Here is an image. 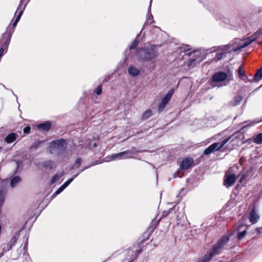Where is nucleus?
<instances>
[{
  "label": "nucleus",
  "instance_id": "obj_32",
  "mask_svg": "<svg viewBox=\"0 0 262 262\" xmlns=\"http://www.w3.org/2000/svg\"><path fill=\"white\" fill-rule=\"evenodd\" d=\"M102 92V86L101 85H99L95 90V93L97 95H100Z\"/></svg>",
  "mask_w": 262,
  "mask_h": 262
},
{
  "label": "nucleus",
  "instance_id": "obj_21",
  "mask_svg": "<svg viewBox=\"0 0 262 262\" xmlns=\"http://www.w3.org/2000/svg\"><path fill=\"white\" fill-rule=\"evenodd\" d=\"M214 255H211V251L209 253L206 254L203 258L198 260V262H207Z\"/></svg>",
  "mask_w": 262,
  "mask_h": 262
},
{
  "label": "nucleus",
  "instance_id": "obj_30",
  "mask_svg": "<svg viewBox=\"0 0 262 262\" xmlns=\"http://www.w3.org/2000/svg\"><path fill=\"white\" fill-rule=\"evenodd\" d=\"M74 180V178H71L66 181L62 185L66 188Z\"/></svg>",
  "mask_w": 262,
  "mask_h": 262
},
{
  "label": "nucleus",
  "instance_id": "obj_27",
  "mask_svg": "<svg viewBox=\"0 0 262 262\" xmlns=\"http://www.w3.org/2000/svg\"><path fill=\"white\" fill-rule=\"evenodd\" d=\"M140 252H141V250H138L137 249L135 251L133 252V256H132L133 258H129V262H131L134 259H135L136 258H137L138 256V255H139V254Z\"/></svg>",
  "mask_w": 262,
  "mask_h": 262
},
{
  "label": "nucleus",
  "instance_id": "obj_23",
  "mask_svg": "<svg viewBox=\"0 0 262 262\" xmlns=\"http://www.w3.org/2000/svg\"><path fill=\"white\" fill-rule=\"evenodd\" d=\"M242 100V96H241L239 95L235 96L234 98L233 101L231 102L232 105L233 106H236V105H238L241 102Z\"/></svg>",
  "mask_w": 262,
  "mask_h": 262
},
{
  "label": "nucleus",
  "instance_id": "obj_19",
  "mask_svg": "<svg viewBox=\"0 0 262 262\" xmlns=\"http://www.w3.org/2000/svg\"><path fill=\"white\" fill-rule=\"evenodd\" d=\"M21 5L20 4L18 8V9L17 10H19V9L20 10V11L19 12V13H18V15H17L15 21L13 23V27H15L16 25H17V23L18 22V21L20 19V18L23 14V11L24 10V8L25 7H24L23 8L21 9Z\"/></svg>",
  "mask_w": 262,
  "mask_h": 262
},
{
  "label": "nucleus",
  "instance_id": "obj_26",
  "mask_svg": "<svg viewBox=\"0 0 262 262\" xmlns=\"http://www.w3.org/2000/svg\"><path fill=\"white\" fill-rule=\"evenodd\" d=\"M43 165L45 167L50 169H51L54 167L53 163L50 160L45 162L43 164Z\"/></svg>",
  "mask_w": 262,
  "mask_h": 262
},
{
  "label": "nucleus",
  "instance_id": "obj_12",
  "mask_svg": "<svg viewBox=\"0 0 262 262\" xmlns=\"http://www.w3.org/2000/svg\"><path fill=\"white\" fill-rule=\"evenodd\" d=\"M129 74L133 76H138L140 73V70L134 66H130L128 69Z\"/></svg>",
  "mask_w": 262,
  "mask_h": 262
},
{
  "label": "nucleus",
  "instance_id": "obj_2",
  "mask_svg": "<svg viewBox=\"0 0 262 262\" xmlns=\"http://www.w3.org/2000/svg\"><path fill=\"white\" fill-rule=\"evenodd\" d=\"M138 54L141 55L139 60L142 61H149L155 58L157 56V52L155 51V46H151L149 49H141Z\"/></svg>",
  "mask_w": 262,
  "mask_h": 262
},
{
  "label": "nucleus",
  "instance_id": "obj_10",
  "mask_svg": "<svg viewBox=\"0 0 262 262\" xmlns=\"http://www.w3.org/2000/svg\"><path fill=\"white\" fill-rule=\"evenodd\" d=\"M259 219V215L256 212L255 208L250 212L249 215V219L252 224H256Z\"/></svg>",
  "mask_w": 262,
  "mask_h": 262
},
{
  "label": "nucleus",
  "instance_id": "obj_6",
  "mask_svg": "<svg viewBox=\"0 0 262 262\" xmlns=\"http://www.w3.org/2000/svg\"><path fill=\"white\" fill-rule=\"evenodd\" d=\"M66 147L67 143L64 140L60 139L53 141L51 142L50 145V152L52 154L54 149L63 150L66 148Z\"/></svg>",
  "mask_w": 262,
  "mask_h": 262
},
{
  "label": "nucleus",
  "instance_id": "obj_1",
  "mask_svg": "<svg viewBox=\"0 0 262 262\" xmlns=\"http://www.w3.org/2000/svg\"><path fill=\"white\" fill-rule=\"evenodd\" d=\"M212 80L213 82L220 83V86L226 85L229 83L230 81L233 80V76L223 72L215 73L212 76Z\"/></svg>",
  "mask_w": 262,
  "mask_h": 262
},
{
  "label": "nucleus",
  "instance_id": "obj_33",
  "mask_svg": "<svg viewBox=\"0 0 262 262\" xmlns=\"http://www.w3.org/2000/svg\"><path fill=\"white\" fill-rule=\"evenodd\" d=\"M64 189H65L63 185H62L55 192V194H58L60 193Z\"/></svg>",
  "mask_w": 262,
  "mask_h": 262
},
{
  "label": "nucleus",
  "instance_id": "obj_24",
  "mask_svg": "<svg viewBox=\"0 0 262 262\" xmlns=\"http://www.w3.org/2000/svg\"><path fill=\"white\" fill-rule=\"evenodd\" d=\"M20 178L17 176L13 178L11 181V187H15L16 185L20 181Z\"/></svg>",
  "mask_w": 262,
  "mask_h": 262
},
{
  "label": "nucleus",
  "instance_id": "obj_7",
  "mask_svg": "<svg viewBox=\"0 0 262 262\" xmlns=\"http://www.w3.org/2000/svg\"><path fill=\"white\" fill-rule=\"evenodd\" d=\"M133 158L132 153L129 150H126L118 154L111 155L109 157L110 161L114 160H122Z\"/></svg>",
  "mask_w": 262,
  "mask_h": 262
},
{
  "label": "nucleus",
  "instance_id": "obj_22",
  "mask_svg": "<svg viewBox=\"0 0 262 262\" xmlns=\"http://www.w3.org/2000/svg\"><path fill=\"white\" fill-rule=\"evenodd\" d=\"M152 114V112L150 110H146L142 115V119L146 120L148 119Z\"/></svg>",
  "mask_w": 262,
  "mask_h": 262
},
{
  "label": "nucleus",
  "instance_id": "obj_39",
  "mask_svg": "<svg viewBox=\"0 0 262 262\" xmlns=\"http://www.w3.org/2000/svg\"><path fill=\"white\" fill-rule=\"evenodd\" d=\"M7 44H8V42H6V46L7 45Z\"/></svg>",
  "mask_w": 262,
  "mask_h": 262
},
{
  "label": "nucleus",
  "instance_id": "obj_36",
  "mask_svg": "<svg viewBox=\"0 0 262 262\" xmlns=\"http://www.w3.org/2000/svg\"><path fill=\"white\" fill-rule=\"evenodd\" d=\"M4 52V48H1L0 49V57L2 56V55L3 54Z\"/></svg>",
  "mask_w": 262,
  "mask_h": 262
},
{
  "label": "nucleus",
  "instance_id": "obj_18",
  "mask_svg": "<svg viewBox=\"0 0 262 262\" xmlns=\"http://www.w3.org/2000/svg\"><path fill=\"white\" fill-rule=\"evenodd\" d=\"M17 239L18 237L17 236H13L8 244V248L7 250H10L12 248V247L15 244Z\"/></svg>",
  "mask_w": 262,
  "mask_h": 262
},
{
  "label": "nucleus",
  "instance_id": "obj_20",
  "mask_svg": "<svg viewBox=\"0 0 262 262\" xmlns=\"http://www.w3.org/2000/svg\"><path fill=\"white\" fill-rule=\"evenodd\" d=\"M260 79H262V67L257 71L253 78L255 81H258Z\"/></svg>",
  "mask_w": 262,
  "mask_h": 262
},
{
  "label": "nucleus",
  "instance_id": "obj_16",
  "mask_svg": "<svg viewBox=\"0 0 262 262\" xmlns=\"http://www.w3.org/2000/svg\"><path fill=\"white\" fill-rule=\"evenodd\" d=\"M238 75L239 77L243 80L246 81L247 80V77L245 76V71L242 66H240L238 69Z\"/></svg>",
  "mask_w": 262,
  "mask_h": 262
},
{
  "label": "nucleus",
  "instance_id": "obj_5",
  "mask_svg": "<svg viewBox=\"0 0 262 262\" xmlns=\"http://www.w3.org/2000/svg\"><path fill=\"white\" fill-rule=\"evenodd\" d=\"M261 35H262V29L258 30L253 35L246 39L243 44L240 46L238 48L233 49V51L236 52L242 48L246 47Z\"/></svg>",
  "mask_w": 262,
  "mask_h": 262
},
{
  "label": "nucleus",
  "instance_id": "obj_8",
  "mask_svg": "<svg viewBox=\"0 0 262 262\" xmlns=\"http://www.w3.org/2000/svg\"><path fill=\"white\" fill-rule=\"evenodd\" d=\"M173 93L174 91L173 90H170L168 91L166 95L162 98L161 102L159 104V112H162L164 110L166 104L171 99Z\"/></svg>",
  "mask_w": 262,
  "mask_h": 262
},
{
  "label": "nucleus",
  "instance_id": "obj_28",
  "mask_svg": "<svg viewBox=\"0 0 262 262\" xmlns=\"http://www.w3.org/2000/svg\"><path fill=\"white\" fill-rule=\"evenodd\" d=\"M246 234V229L244 231L238 233L237 234V238L238 240H241L245 235Z\"/></svg>",
  "mask_w": 262,
  "mask_h": 262
},
{
  "label": "nucleus",
  "instance_id": "obj_17",
  "mask_svg": "<svg viewBox=\"0 0 262 262\" xmlns=\"http://www.w3.org/2000/svg\"><path fill=\"white\" fill-rule=\"evenodd\" d=\"M64 174V172L63 171L56 174L51 179V184H54L56 182H58L60 179L63 176Z\"/></svg>",
  "mask_w": 262,
  "mask_h": 262
},
{
  "label": "nucleus",
  "instance_id": "obj_4",
  "mask_svg": "<svg viewBox=\"0 0 262 262\" xmlns=\"http://www.w3.org/2000/svg\"><path fill=\"white\" fill-rule=\"evenodd\" d=\"M232 137V136H230L223 140L222 142H216L211 144L204 150V154L208 155L214 151L219 150L221 148H222L231 139Z\"/></svg>",
  "mask_w": 262,
  "mask_h": 262
},
{
  "label": "nucleus",
  "instance_id": "obj_29",
  "mask_svg": "<svg viewBox=\"0 0 262 262\" xmlns=\"http://www.w3.org/2000/svg\"><path fill=\"white\" fill-rule=\"evenodd\" d=\"M80 162H81V159L77 158L76 160L75 164L73 165L72 168H76L77 167H78L80 165Z\"/></svg>",
  "mask_w": 262,
  "mask_h": 262
},
{
  "label": "nucleus",
  "instance_id": "obj_13",
  "mask_svg": "<svg viewBox=\"0 0 262 262\" xmlns=\"http://www.w3.org/2000/svg\"><path fill=\"white\" fill-rule=\"evenodd\" d=\"M222 51H223V53H219L216 55V58L217 60H220L222 59L223 55L224 54L225 52H230V46H226L224 47H221L219 48Z\"/></svg>",
  "mask_w": 262,
  "mask_h": 262
},
{
  "label": "nucleus",
  "instance_id": "obj_14",
  "mask_svg": "<svg viewBox=\"0 0 262 262\" xmlns=\"http://www.w3.org/2000/svg\"><path fill=\"white\" fill-rule=\"evenodd\" d=\"M51 126V123L50 122H47L44 123H41L37 125V127L38 129H41L42 130H48L50 128Z\"/></svg>",
  "mask_w": 262,
  "mask_h": 262
},
{
  "label": "nucleus",
  "instance_id": "obj_37",
  "mask_svg": "<svg viewBox=\"0 0 262 262\" xmlns=\"http://www.w3.org/2000/svg\"><path fill=\"white\" fill-rule=\"evenodd\" d=\"M93 146L94 147H96V144L95 143H94Z\"/></svg>",
  "mask_w": 262,
  "mask_h": 262
},
{
  "label": "nucleus",
  "instance_id": "obj_9",
  "mask_svg": "<svg viewBox=\"0 0 262 262\" xmlns=\"http://www.w3.org/2000/svg\"><path fill=\"white\" fill-rule=\"evenodd\" d=\"M235 176L234 174H226L224 178V185L229 187L233 185L235 181Z\"/></svg>",
  "mask_w": 262,
  "mask_h": 262
},
{
  "label": "nucleus",
  "instance_id": "obj_11",
  "mask_svg": "<svg viewBox=\"0 0 262 262\" xmlns=\"http://www.w3.org/2000/svg\"><path fill=\"white\" fill-rule=\"evenodd\" d=\"M192 163V159L185 158L182 161L180 164V168L183 169H187L191 165Z\"/></svg>",
  "mask_w": 262,
  "mask_h": 262
},
{
  "label": "nucleus",
  "instance_id": "obj_3",
  "mask_svg": "<svg viewBox=\"0 0 262 262\" xmlns=\"http://www.w3.org/2000/svg\"><path fill=\"white\" fill-rule=\"evenodd\" d=\"M230 236L229 235L223 236L218 241L210 250L211 255H215L218 254L222 249L227 248V243L229 240Z\"/></svg>",
  "mask_w": 262,
  "mask_h": 262
},
{
  "label": "nucleus",
  "instance_id": "obj_31",
  "mask_svg": "<svg viewBox=\"0 0 262 262\" xmlns=\"http://www.w3.org/2000/svg\"><path fill=\"white\" fill-rule=\"evenodd\" d=\"M138 41L137 40H134L133 41V42L132 43V45L130 46V49H135L138 46Z\"/></svg>",
  "mask_w": 262,
  "mask_h": 262
},
{
  "label": "nucleus",
  "instance_id": "obj_35",
  "mask_svg": "<svg viewBox=\"0 0 262 262\" xmlns=\"http://www.w3.org/2000/svg\"><path fill=\"white\" fill-rule=\"evenodd\" d=\"M196 61V60L195 59H194V60H191L189 61V63H188V65L191 66L192 65H193L195 63V62Z\"/></svg>",
  "mask_w": 262,
  "mask_h": 262
},
{
  "label": "nucleus",
  "instance_id": "obj_34",
  "mask_svg": "<svg viewBox=\"0 0 262 262\" xmlns=\"http://www.w3.org/2000/svg\"><path fill=\"white\" fill-rule=\"evenodd\" d=\"M30 131V127L29 126H27L26 127H25L24 129V132L25 133H29Z\"/></svg>",
  "mask_w": 262,
  "mask_h": 262
},
{
  "label": "nucleus",
  "instance_id": "obj_15",
  "mask_svg": "<svg viewBox=\"0 0 262 262\" xmlns=\"http://www.w3.org/2000/svg\"><path fill=\"white\" fill-rule=\"evenodd\" d=\"M18 135L16 134L11 133L6 137L5 140L7 143H11L16 139Z\"/></svg>",
  "mask_w": 262,
  "mask_h": 262
},
{
  "label": "nucleus",
  "instance_id": "obj_38",
  "mask_svg": "<svg viewBox=\"0 0 262 262\" xmlns=\"http://www.w3.org/2000/svg\"><path fill=\"white\" fill-rule=\"evenodd\" d=\"M151 1H152V0H151L150 2V7L151 6Z\"/></svg>",
  "mask_w": 262,
  "mask_h": 262
},
{
  "label": "nucleus",
  "instance_id": "obj_25",
  "mask_svg": "<svg viewBox=\"0 0 262 262\" xmlns=\"http://www.w3.org/2000/svg\"><path fill=\"white\" fill-rule=\"evenodd\" d=\"M253 142L257 144L262 143V133H259L257 135L255 138L254 139Z\"/></svg>",
  "mask_w": 262,
  "mask_h": 262
}]
</instances>
